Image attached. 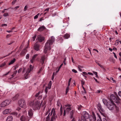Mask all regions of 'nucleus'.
I'll list each match as a JSON object with an SVG mask.
<instances>
[{
    "mask_svg": "<svg viewBox=\"0 0 121 121\" xmlns=\"http://www.w3.org/2000/svg\"><path fill=\"white\" fill-rule=\"evenodd\" d=\"M55 41V38L54 37L52 36L51 37V39L48 41L46 43L44 47V53H46L48 50H50L51 48L50 45L52 44Z\"/></svg>",
    "mask_w": 121,
    "mask_h": 121,
    "instance_id": "1",
    "label": "nucleus"
},
{
    "mask_svg": "<svg viewBox=\"0 0 121 121\" xmlns=\"http://www.w3.org/2000/svg\"><path fill=\"white\" fill-rule=\"evenodd\" d=\"M110 102H114L116 103H118L120 102V98L117 95L115 96L114 95L112 94L110 96L109 98Z\"/></svg>",
    "mask_w": 121,
    "mask_h": 121,
    "instance_id": "2",
    "label": "nucleus"
},
{
    "mask_svg": "<svg viewBox=\"0 0 121 121\" xmlns=\"http://www.w3.org/2000/svg\"><path fill=\"white\" fill-rule=\"evenodd\" d=\"M30 105L32 107L34 110H39L41 105L38 101L35 102V103H34L33 102H31L30 103Z\"/></svg>",
    "mask_w": 121,
    "mask_h": 121,
    "instance_id": "3",
    "label": "nucleus"
},
{
    "mask_svg": "<svg viewBox=\"0 0 121 121\" xmlns=\"http://www.w3.org/2000/svg\"><path fill=\"white\" fill-rule=\"evenodd\" d=\"M64 109V112L63 113V116H65L66 113H69L71 110V105L69 104H67L65 105L63 107Z\"/></svg>",
    "mask_w": 121,
    "mask_h": 121,
    "instance_id": "4",
    "label": "nucleus"
},
{
    "mask_svg": "<svg viewBox=\"0 0 121 121\" xmlns=\"http://www.w3.org/2000/svg\"><path fill=\"white\" fill-rule=\"evenodd\" d=\"M33 68L32 67V65H30L29 67L28 68L26 72L24 75V79H26L28 78L29 76V73L33 70Z\"/></svg>",
    "mask_w": 121,
    "mask_h": 121,
    "instance_id": "5",
    "label": "nucleus"
},
{
    "mask_svg": "<svg viewBox=\"0 0 121 121\" xmlns=\"http://www.w3.org/2000/svg\"><path fill=\"white\" fill-rule=\"evenodd\" d=\"M108 104L106 106L107 108L110 110H113L114 108V107L116 106L114 102L109 101Z\"/></svg>",
    "mask_w": 121,
    "mask_h": 121,
    "instance_id": "6",
    "label": "nucleus"
},
{
    "mask_svg": "<svg viewBox=\"0 0 121 121\" xmlns=\"http://www.w3.org/2000/svg\"><path fill=\"white\" fill-rule=\"evenodd\" d=\"M11 101V100L9 99L6 100L1 103L0 104V106L1 107H4L9 104Z\"/></svg>",
    "mask_w": 121,
    "mask_h": 121,
    "instance_id": "7",
    "label": "nucleus"
},
{
    "mask_svg": "<svg viewBox=\"0 0 121 121\" xmlns=\"http://www.w3.org/2000/svg\"><path fill=\"white\" fill-rule=\"evenodd\" d=\"M89 114L86 111H84L82 113L81 118L86 119H87L89 118Z\"/></svg>",
    "mask_w": 121,
    "mask_h": 121,
    "instance_id": "8",
    "label": "nucleus"
},
{
    "mask_svg": "<svg viewBox=\"0 0 121 121\" xmlns=\"http://www.w3.org/2000/svg\"><path fill=\"white\" fill-rule=\"evenodd\" d=\"M18 104L22 108L24 107L26 104L25 100L23 99L19 100L18 101Z\"/></svg>",
    "mask_w": 121,
    "mask_h": 121,
    "instance_id": "9",
    "label": "nucleus"
},
{
    "mask_svg": "<svg viewBox=\"0 0 121 121\" xmlns=\"http://www.w3.org/2000/svg\"><path fill=\"white\" fill-rule=\"evenodd\" d=\"M98 108L99 111L102 115L103 116L105 115L104 110L102 108L101 105L100 104L98 105Z\"/></svg>",
    "mask_w": 121,
    "mask_h": 121,
    "instance_id": "10",
    "label": "nucleus"
},
{
    "mask_svg": "<svg viewBox=\"0 0 121 121\" xmlns=\"http://www.w3.org/2000/svg\"><path fill=\"white\" fill-rule=\"evenodd\" d=\"M30 118L28 116H22L21 117L20 120L21 121H29Z\"/></svg>",
    "mask_w": 121,
    "mask_h": 121,
    "instance_id": "11",
    "label": "nucleus"
},
{
    "mask_svg": "<svg viewBox=\"0 0 121 121\" xmlns=\"http://www.w3.org/2000/svg\"><path fill=\"white\" fill-rule=\"evenodd\" d=\"M46 57L45 55L42 56L40 60V63L43 65L44 63L45 60L46 59Z\"/></svg>",
    "mask_w": 121,
    "mask_h": 121,
    "instance_id": "12",
    "label": "nucleus"
},
{
    "mask_svg": "<svg viewBox=\"0 0 121 121\" xmlns=\"http://www.w3.org/2000/svg\"><path fill=\"white\" fill-rule=\"evenodd\" d=\"M33 111L31 109H29L28 111V114L29 116H30V118H31L32 117L33 115Z\"/></svg>",
    "mask_w": 121,
    "mask_h": 121,
    "instance_id": "13",
    "label": "nucleus"
},
{
    "mask_svg": "<svg viewBox=\"0 0 121 121\" xmlns=\"http://www.w3.org/2000/svg\"><path fill=\"white\" fill-rule=\"evenodd\" d=\"M96 119L95 115L93 113L92 115L90 118V121H96Z\"/></svg>",
    "mask_w": 121,
    "mask_h": 121,
    "instance_id": "14",
    "label": "nucleus"
},
{
    "mask_svg": "<svg viewBox=\"0 0 121 121\" xmlns=\"http://www.w3.org/2000/svg\"><path fill=\"white\" fill-rule=\"evenodd\" d=\"M37 38L38 40L40 42H42L44 39V37L41 35H39L37 36Z\"/></svg>",
    "mask_w": 121,
    "mask_h": 121,
    "instance_id": "15",
    "label": "nucleus"
},
{
    "mask_svg": "<svg viewBox=\"0 0 121 121\" xmlns=\"http://www.w3.org/2000/svg\"><path fill=\"white\" fill-rule=\"evenodd\" d=\"M60 112L58 114V117H60V116H61L63 114L62 107V105L61 104V107L60 109Z\"/></svg>",
    "mask_w": 121,
    "mask_h": 121,
    "instance_id": "16",
    "label": "nucleus"
},
{
    "mask_svg": "<svg viewBox=\"0 0 121 121\" xmlns=\"http://www.w3.org/2000/svg\"><path fill=\"white\" fill-rule=\"evenodd\" d=\"M34 48L35 50L37 51L39 50V45L36 43L34 45Z\"/></svg>",
    "mask_w": 121,
    "mask_h": 121,
    "instance_id": "17",
    "label": "nucleus"
},
{
    "mask_svg": "<svg viewBox=\"0 0 121 121\" xmlns=\"http://www.w3.org/2000/svg\"><path fill=\"white\" fill-rule=\"evenodd\" d=\"M11 111V110L10 109H7L4 110L3 112L4 114H6L10 113Z\"/></svg>",
    "mask_w": 121,
    "mask_h": 121,
    "instance_id": "18",
    "label": "nucleus"
},
{
    "mask_svg": "<svg viewBox=\"0 0 121 121\" xmlns=\"http://www.w3.org/2000/svg\"><path fill=\"white\" fill-rule=\"evenodd\" d=\"M46 29V28L44 26H42L38 29V31L40 32H41L43 31Z\"/></svg>",
    "mask_w": 121,
    "mask_h": 121,
    "instance_id": "19",
    "label": "nucleus"
},
{
    "mask_svg": "<svg viewBox=\"0 0 121 121\" xmlns=\"http://www.w3.org/2000/svg\"><path fill=\"white\" fill-rule=\"evenodd\" d=\"M38 54H36L34 55L33 56L32 59L30 60V62L32 63H33L35 61V58L38 56Z\"/></svg>",
    "mask_w": 121,
    "mask_h": 121,
    "instance_id": "20",
    "label": "nucleus"
},
{
    "mask_svg": "<svg viewBox=\"0 0 121 121\" xmlns=\"http://www.w3.org/2000/svg\"><path fill=\"white\" fill-rule=\"evenodd\" d=\"M74 114V111L72 110H71L70 112V118L71 119H73V118L75 120V118L73 117V115Z\"/></svg>",
    "mask_w": 121,
    "mask_h": 121,
    "instance_id": "21",
    "label": "nucleus"
},
{
    "mask_svg": "<svg viewBox=\"0 0 121 121\" xmlns=\"http://www.w3.org/2000/svg\"><path fill=\"white\" fill-rule=\"evenodd\" d=\"M102 101L104 104L106 106L108 104V102H108L107 100L105 98L103 99Z\"/></svg>",
    "mask_w": 121,
    "mask_h": 121,
    "instance_id": "22",
    "label": "nucleus"
},
{
    "mask_svg": "<svg viewBox=\"0 0 121 121\" xmlns=\"http://www.w3.org/2000/svg\"><path fill=\"white\" fill-rule=\"evenodd\" d=\"M13 119L12 117L11 116H9L7 118L6 121H12Z\"/></svg>",
    "mask_w": 121,
    "mask_h": 121,
    "instance_id": "23",
    "label": "nucleus"
},
{
    "mask_svg": "<svg viewBox=\"0 0 121 121\" xmlns=\"http://www.w3.org/2000/svg\"><path fill=\"white\" fill-rule=\"evenodd\" d=\"M26 49H23L21 51V54L22 56L24 55L26 53Z\"/></svg>",
    "mask_w": 121,
    "mask_h": 121,
    "instance_id": "24",
    "label": "nucleus"
},
{
    "mask_svg": "<svg viewBox=\"0 0 121 121\" xmlns=\"http://www.w3.org/2000/svg\"><path fill=\"white\" fill-rule=\"evenodd\" d=\"M70 37V35L68 34H66L63 36V38L65 39H67Z\"/></svg>",
    "mask_w": 121,
    "mask_h": 121,
    "instance_id": "25",
    "label": "nucleus"
},
{
    "mask_svg": "<svg viewBox=\"0 0 121 121\" xmlns=\"http://www.w3.org/2000/svg\"><path fill=\"white\" fill-rule=\"evenodd\" d=\"M57 118V116H52L50 121H53L56 119Z\"/></svg>",
    "mask_w": 121,
    "mask_h": 121,
    "instance_id": "26",
    "label": "nucleus"
},
{
    "mask_svg": "<svg viewBox=\"0 0 121 121\" xmlns=\"http://www.w3.org/2000/svg\"><path fill=\"white\" fill-rule=\"evenodd\" d=\"M19 96V95L18 94H16L15 96L13 98L12 100H13V101H14L17 99L18 98V97Z\"/></svg>",
    "mask_w": 121,
    "mask_h": 121,
    "instance_id": "27",
    "label": "nucleus"
},
{
    "mask_svg": "<svg viewBox=\"0 0 121 121\" xmlns=\"http://www.w3.org/2000/svg\"><path fill=\"white\" fill-rule=\"evenodd\" d=\"M15 61L16 59L15 58H13V60L10 61V62L9 64V65H10L13 64L14 62Z\"/></svg>",
    "mask_w": 121,
    "mask_h": 121,
    "instance_id": "28",
    "label": "nucleus"
},
{
    "mask_svg": "<svg viewBox=\"0 0 121 121\" xmlns=\"http://www.w3.org/2000/svg\"><path fill=\"white\" fill-rule=\"evenodd\" d=\"M83 108L81 105H80L78 106L77 108L78 110L80 111L82 110Z\"/></svg>",
    "mask_w": 121,
    "mask_h": 121,
    "instance_id": "29",
    "label": "nucleus"
},
{
    "mask_svg": "<svg viewBox=\"0 0 121 121\" xmlns=\"http://www.w3.org/2000/svg\"><path fill=\"white\" fill-rule=\"evenodd\" d=\"M43 68L44 67L43 66H42V67H41L40 68V69H39L38 71V74H39V73H40L41 72H42L43 69Z\"/></svg>",
    "mask_w": 121,
    "mask_h": 121,
    "instance_id": "30",
    "label": "nucleus"
},
{
    "mask_svg": "<svg viewBox=\"0 0 121 121\" xmlns=\"http://www.w3.org/2000/svg\"><path fill=\"white\" fill-rule=\"evenodd\" d=\"M83 68V66H81L80 65H78V68L79 70V71H82V69H81V68Z\"/></svg>",
    "mask_w": 121,
    "mask_h": 121,
    "instance_id": "31",
    "label": "nucleus"
},
{
    "mask_svg": "<svg viewBox=\"0 0 121 121\" xmlns=\"http://www.w3.org/2000/svg\"><path fill=\"white\" fill-rule=\"evenodd\" d=\"M119 40L117 39L116 40L115 43V45L116 46H117L119 44Z\"/></svg>",
    "mask_w": 121,
    "mask_h": 121,
    "instance_id": "32",
    "label": "nucleus"
},
{
    "mask_svg": "<svg viewBox=\"0 0 121 121\" xmlns=\"http://www.w3.org/2000/svg\"><path fill=\"white\" fill-rule=\"evenodd\" d=\"M50 113L48 115V116L46 118V120H47L48 121H49L50 120Z\"/></svg>",
    "mask_w": 121,
    "mask_h": 121,
    "instance_id": "33",
    "label": "nucleus"
},
{
    "mask_svg": "<svg viewBox=\"0 0 121 121\" xmlns=\"http://www.w3.org/2000/svg\"><path fill=\"white\" fill-rule=\"evenodd\" d=\"M6 65V63L5 62H4L0 66V67H2L5 66Z\"/></svg>",
    "mask_w": 121,
    "mask_h": 121,
    "instance_id": "34",
    "label": "nucleus"
},
{
    "mask_svg": "<svg viewBox=\"0 0 121 121\" xmlns=\"http://www.w3.org/2000/svg\"><path fill=\"white\" fill-rule=\"evenodd\" d=\"M93 72L94 74L96 75V77L98 78V76L97 75L98 73L97 72L93 71Z\"/></svg>",
    "mask_w": 121,
    "mask_h": 121,
    "instance_id": "35",
    "label": "nucleus"
},
{
    "mask_svg": "<svg viewBox=\"0 0 121 121\" xmlns=\"http://www.w3.org/2000/svg\"><path fill=\"white\" fill-rule=\"evenodd\" d=\"M97 114L98 115V116L99 118V119H97V121H102L100 116L98 114V113H97Z\"/></svg>",
    "mask_w": 121,
    "mask_h": 121,
    "instance_id": "36",
    "label": "nucleus"
},
{
    "mask_svg": "<svg viewBox=\"0 0 121 121\" xmlns=\"http://www.w3.org/2000/svg\"><path fill=\"white\" fill-rule=\"evenodd\" d=\"M69 87H67L66 89V94L69 91Z\"/></svg>",
    "mask_w": 121,
    "mask_h": 121,
    "instance_id": "37",
    "label": "nucleus"
},
{
    "mask_svg": "<svg viewBox=\"0 0 121 121\" xmlns=\"http://www.w3.org/2000/svg\"><path fill=\"white\" fill-rule=\"evenodd\" d=\"M57 106L58 107V108H59V107H60V106H61V104H61H60V102L59 101H57Z\"/></svg>",
    "mask_w": 121,
    "mask_h": 121,
    "instance_id": "38",
    "label": "nucleus"
},
{
    "mask_svg": "<svg viewBox=\"0 0 121 121\" xmlns=\"http://www.w3.org/2000/svg\"><path fill=\"white\" fill-rule=\"evenodd\" d=\"M36 35H35L34 36H33V38H32V39H33V41H34L35 40V39L36 38Z\"/></svg>",
    "mask_w": 121,
    "mask_h": 121,
    "instance_id": "39",
    "label": "nucleus"
},
{
    "mask_svg": "<svg viewBox=\"0 0 121 121\" xmlns=\"http://www.w3.org/2000/svg\"><path fill=\"white\" fill-rule=\"evenodd\" d=\"M81 82L82 86L84 85L85 82L84 81L82 80Z\"/></svg>",
    "mask_w": 121,
    "mask_h": 121,
    "instance_id": "40",
    "label": "nucleus"
},
{
    "mask_svg": "<svg viewBox=\"0 0 121 121\" xmlns=\"http://www.w3.org/2000/svg\"><path fill=\"white\" fill-rule=\"evenodd\" d=\"M110 80H111L113 81V82H115L116 81L115 80L113 79V78L112 77H111L110 78Z\"/></svg>",
    "mask_w": 121,
    "mask_h": 121,
    "instance_id": "41",
    "label": "nucleus"
},
{
    "mask_svg": "<svg viewBox=\"0 0 121 121\" xmlns=\"http://www.w3.org/2000/svg\"><path fill=\"white\" fill-rule=\"evenodd\" d=\"M45 91L46 94L48 92V87H46V88H45Z\"/></svg>",
    "mask_w": 121,
    "mask_h": 121,
    "instance_id": "42",
    "label": "nucleus"
},
{
    "mask_svg": "<svg viewBox=\"0 0 121 121\" xmlns=\"http://www.w3.org/2000/svg\"><path fill=\"white\" fill-rule=\"evenodd\" d=\"M54 110H55V109L54 108L52 109V111H51V114H50V116L52 115V113H53V112L54 111Z\"/></svg>",
    "mask_w": 121,
    "mask_h": 121,
    "instance_id": "43",
    "label": "nucleus"
},
{
    "mask_svg": "<svg viewBox=\"0 0 121 121\" xmlns=\"http://www.w3.org/2000/svg\"><path fill=\"white\" fill-rule=\"evenodd\" d=\"M115 107V108L116 109V112H118L119 110V108L118 107H116V106Z\"/></svg>",
    "mask_w": 121,
    "mask_h": 121,
    "instance_id": "44",
    "label": "nucleus"
},
{
    "mask_svg": "<svg viewBox=\"0 0 121 121\" xmlns=\"http://www.w3.org/2000/svg\"><path fill=\"white\" fill-rule=\"evenodd\" d=\"M39 14V13H38L37 14V15H36L34 17V18L35 19H37L38 18V15Z\"/></svg>",
    "mask_w": 121,
    "mask_h": 121,
    "instance_id": "45",
    "label": "nucleus"
},
{
    "mask_svg": "<svg viewBox=\"0 0 121 121\" xmlns=\"http://www.w3.org/2000/svg\"><path fill=\"white\" fill-rule=\"evenodd\" d=\"M52 116H57L56 114V111L55 110H54V111L53 112V114Z\"/></svg>",
    "mask_w": 121,
    "mask_h": 121,
    "instance_id": "46",
    "label": "nucleus"
},
{
    "mask_svg": "<svg viewBox=\"0 0 121 121\" xmlns=\"http://www.w3.org/2000/svg\"><path fill=\"white\" fill-rule=\"evenodd\" d=\"M40 92H39L38 93H37L35 95V96L36 97H37L39 95L40 93Z\"/></svg>",
    "mask_w": 121,
    "mask_h": 121,
    "instance_id": "47",
    "label": "nucleus"
},
{
    "mask_svg": "<svg viewBox=\"0 0 121 121\" xmlns=\"http://www.w3.org/2000/svg\"><path fill=\"white\" fill-rule=\"evenodd\" d=\"M72 71L73 72L75 73H77V71L75 69H72Z\"/></svg>",
    "mask_w": 121,
    "mask_h": 121,
    "instance_id": "48",
    "label": "nucleus"
},
{
    "mask_svg": "<svg viewBox=\"0 0 121 121\" xmlns=\"http://www.w3.org/2000/svg\"><path fill=\"white\" fill-rule=\"evenodd\" d=\"M28 8V7L27 5H26L25 6L24 8V10L25 11H26V10Z\"/></svg>",
    "mask_w": 121,
    "mask_h": 121,
    "instance_id": "49",
    "label": "nucleus"
},
{
    "mask_svg": "<svg viewBox=\"0 0 121 121\" xmlns=\"http://www.w3.org/2000/svg\"><path fill=\"white\" fill-rule=\"evenodd\" d=\"M50 110L49 109L48 111L46 113L45 115L46 116L47 115H48V113L49 112V113H50Z\"/></svg>",
    "mask_w": 121,
    "mask_h": 121,
    "instance_id": "50",
    "label": "nucleus"
},
{
    "mask_svg": "<svg viewBox=\"0 0 121 121\" xmlns=\"http://www.w3.org/2000/svg\"><path fill=\"white\" fill-rule=\"evenodd\" d=\"M29 57V54H27L26 56V59H28Z\"/></svg>",
    "mask_w": 121,
    "mask_h": 121,
    "instance_id": "51",
    "label": "nucleus"
},
{
    "mask_svg": "<svg viewBox=\"0 0 121 121\" xmlns=\"http://www.w3.org/2000/svg\"><path fill=\"white\" fill-rule=\"evenodd\" d=\"M9 15L7 13H5L4 14V16L5 17L8 16Z\"/></svg>",
    "mask_w": 121,
    "mask_h": 121,
    "instance_id": "52",
    "label": "nucleus"
},
{
    "mask_svg": "<svg viewBox=\"0 0 121 121\" xmlns=\"http://www.w3.org/2000/svg\"><path fill=\"white\" fill-rule=\"evenodd\" d=\"M82 73L83 74V75H87L88 74V73H86V72H83Z\"/></svg>",
    "mask_w": 121,
    "mask_h": 121,
    "instance_id": "53",
    "label": "nucleus"
},
{
    "mask_svg": "<svg viewBox=\"0 0 121 121\" xmlns=\"http://www.w3.org/2000/svg\"><path fill=\"white\" fill-rule=\"evenodd\" d=\"M22 68H20L18 71V73H20L22 71Z\"/></svg>",
    "mask_w": 121,
    "mask_h": 121,
    "instance_id": "54",
    "label": "nucleus"
},
{
    "mask_svg": "<svg viewBox=\"0 0 121 121\" xmlns=\"http://www.w3.org/2000/svg\"><path fill=\"white\" fill-rule=\"evenodd\" d=\"M63 65V64L62 63L60 65V66L59 67L58 69H59V70H60V69L61 68V67H62Z\"/></svg>",
    "mask_w": 121,
    "mask_h": 121,
    "instance_id": "55",
    "label": "nucleus"
},
{
    "mask_svg": "<svg viewBox=\"0 0 121 121\" xmlns=\"http://www.w3.org/2000/svg\"><path fill=\"white\" fill-rule=\"evenodd\" d=\"M13 52V51H12L11 53H9V54L8 55H6V56H4V57H6V56H9V55H10Z\"/></svg>",
    "mask_w": 121,
    "mask_h": 121,
    "instance_id": "56",
    "label": "nucleus"
},
{
    "mask_svg": "<svg viewBox=\"0 0 121 121\" xmlns=\"http://www.w3.org/2000/svg\"><path fill=\"white\" fill-rule=\"evenodd\" d=\"M101 92V91L100 90H99L97 91L96 92V93H99Z\"/></svg>",
    "mask_w": 121,
    "mask_h": 121,
    "instance_id": "57",
    "label": "nucleus"
},
{
    "mask_svg": "<svg viewBox=\"0 0 121 121\" xmlns=\"http://www.w3.org/2000/svg\"><path fill=\"white\" fill-rule=\"evenodd\" d=\"M97 64L101 68H103V66L102 65H101V64H99V63H98Z\"/></svg>",
    "mask_w": 121,
    "mask_h": 121,
    "instance_id": "58",
    "label": "nucleus"
},
{
    "mask_svg": "<svg viewBox=\"0 0 121 121\" xmlns=\"http://www.w3.org/2000/svg\"><path fill=\"white\" fill-rule=\"evenodd\" d=\"M82 86V87L83 89L84 90V92L85 93H86V91H85V88H84V87H83V86Z\"/></svg>",
    "mask_w": 121,
    "mask_h": 121,
    "instance_id": "59",
    "label": "nucleus"
},
{
    "mask_svg": "<svg viewBox=\"0 0 121 121\" xmlns=\"http://www.w3.org/2000/svg\"><path fill=\"white\" fill-rule=\"evenodd\" d=\"M88 74L89 75L92 76L93 75V74L92 73L90 72H88Z\"/></svg>",
    "mask_w": 121,
    "mask_h": 121,
    "instance_id": "60",
    "label": "nucleus"
},
{
    "mask_svg": "<svg viewBox=\"0 0 121 121\" xmlns=\"http://www.w3.org/2000/svg\"><path fill=\"white\" fill-rule=\"evenodd\" d=\"M7 24H2L1 25L2 26H7Z\"/></svg>",
    "mask_w": 121,
    "mask_h": 121,
    "instance_id": "61",
    "label": "nucleus"
},
{
    "mask_svg": "<svg viewBox=\"0 0 121 121\" xmlns=\"http://www.w3.org/2000/svg\"><path fill=\"white\" fill-rule=\"evenodd\" d=\"M118 94L121 97V91H119Z\"/></svg>",
    "mask_w": 121,
    "mask_h": 121,
    "instance_id": "62",
    "label": "nucleus"
},
{
    "mask_svg": "<svg viewBox=\"0 0 121 121\" xmlns=\"http://www.w3.org/2000/svg\"><path fill=\"white\" fill-rule=\"evenodd\" d=\"M103 121H108V120L105 118H103Z\"/></svg>",
    "mask_w": 121,
    "mask_h": 121,
    "instance_id": "63",
    "label": "nucleus"
},
{
    "mask_svg": "<svg viewBox=\"0 0 121 121\" xmlns=\"http://www.w3.org/2000/svg\"><path fill=\"white\" fill-rule=\"evenodd\" d=\"M11 35H8L6 36V38H8Z\"/></svg>",
    "mask_w": 121,
    "mask_h": 121,
    "instance_id": "64",
    "label": "nucleus"
}]
</instances>
